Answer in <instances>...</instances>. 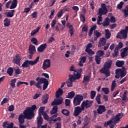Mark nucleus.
<instances>
[{
	"label": "nucleus",
	"mask_w": 128,
	"mask_h": 128,
	"mask_svg": "<svg viewBox=\"0 0 128 128\" xmlns=\"http://www.w3.org/2000/svg\"><path fill=\"white\" fill-rule=\"evenodd\" d=\"M82 76L81 73L78 72V70L74 71V74H70L68 75V79L66 82L67 86L68 87H72L73 86V82H74L76 80L80 79Z\"/></svg>",
	"instance_id": "1"
},
{
	"label": "nucleus",
	"mask_w": 128,
	"mask_h": 128,
	"mask_svg": "<svg viewBox=\"0 0 128 128\" xmlns=\"http://www.w3.org/2000/svg\"><path fill=\"white\" fill-rule=\"evenodd\" d=\"M112 61L111 60H108L104 64V66L100 70V72L106 75V77H108L110 76V69L112 67Z\"/></svg>",
	"instance_id": "2"
},
{
	"label": "nucleus",
	"mask_w": 128,
	"mask_h": 128,
	"mask_svg": "<svg viewBox=\"0 0 128 128\" xmlns=\"http://www.w3.org/2000/svg\"><path fill=\"white\" fill-rule=\"evenodd\" d=\"M44 84L42 86V90H46L48 86V81L47 79L45 78H41L40 79L38 82L35 84V86L38 89H42L41 84Z\"/></svg>",
	"instance_id": "3"
},
{
	"label": "nucleus",
	"mask_w": 128,
	"mask_h": 128,
	"mask_svg": "<svg viewBox=\"0 0 128 128\" xmlns=\"http://www.w3.org/2000/svg\"><path fill=\"white\" fill-rule=\"evenodd\" d=\"M37 109V106L36 104L32 105V106L28 107L25 110H24L32 118L34 116V110Z\"/></svg>",
	"instance_id": "4"
},
{
	"label": "nucleus",
	"mask_w": 128,
	"mask_h": 128,
	"mask_svg": "<svg viewBox=\"0 0 128 128\" xmlns=\"http://www.w3.org/2000/svg\"><path fill=\"white\" fill-rule=\"evenodd\" d=\"M23 114H24V115H23L22 114H21L19 115V118H18L19 124H24L25 118L27 120H32V118L26 112V111L24 110Z\"/></svg>",
	"instance_id": "5"
},
{
	"label": "nucleus",
	"mask_w": 128,
	"mask_h": 128,
	"mask_svg": "<svg viewBox=\"0 0 128 128\" xmlns=\"http://www.w3.org/2000/svg\"><path fill=\"white\" fill-rule=\"evenodd\" d=\"M40 56H37L36 58V59H35L34 60H27L23 62V64H22V67L23 68H28L30 65L34 66L40 60Z\"/></svg>",
	"instance_id": "6"
},
{
	"label": "nucleus",
	"mask_w": 128,
	"mask_h": 128,
	"mask_svg": "<svg viewBox=\"0 0 128 128\" xmlns=\"http://www.w3.org/2000/svg\"><path fill=\"white\" fill-rule=\"evenodd\" d=\"M83 96H80V94L76 95L73 100V104L74 106H77L78 105H80L82 102V101L83 100Z\"/></svg>",
	"instance_id": "7"
},
{
	"label": "nucleus",
	"mask_w": 128,
	"mask_h": 128,
	"mask_svg": "<svg viewBox=\"0 0 128 128\" xmlns=\"http://www.w3.org/2000/svg\"><path fill=\"white\" fill-rule=\"evenodd\" d=\"M116 38L120 39H126L128 38V34L126 30H122L118 32Z\"/></svg>",
	"instance_id": "8"
},
{
	"label": "nucleus",
	"mask_w": 128,
	"mask_h": 128,
	"mask_svg": "<svg viewBox=\"0 0 128 128\" xmlns=\"http://www.w3.org/2000/svg\"><path fill=\"white\" fill-rule=\"evenodd\" d=\"M51 66V60L50 59H46L44 60L42 68L43 70H46L48 68H49Z\"/></svg>",
	"instance_id": "9"
},
{
	"label": "nucleus",
	"mask_w": 128,
	"mask_h": 128,
	"mask_svg": "<svg viewBox=\"0 0 128 128\" xmlns=\"http://www.w3.org/2000/svg\"><path fill=\"white\" fill-rule=\"evenodd\" d=\"M93 103V100H84L81 105L82 106V108H84V110L85 108H90L92 106V104Z\"/></svg>",
	"instance_id": "10"
},
{
	"label": "nucleus",
	"mask_w": 128,
	"mask_h": 128,
	"mask_svg": "<svg viewBox=\"0 0 128 128\" xmlns=\"http://www.w3.org/2000/svg\"><path fill=\"white\" fill-rule=\"evenodd\" d=\"M84 110V108L81 104V108L79 106L76 107L74 108V116H78L82 110Z\"/></svg>",
	"instance_id": "11"
},
{
	"label": "nucleus",
	"mask_w": 128,
	"mask_h": 128,
	"mask_svg": "<svg viewBox=\"0 0 128 128\" xmlns=\"http://www.w3.org/2000/svg\"><path fill=\"white\" fill-rule=\"evenodd\" d=\"M22 58L20 56L19 54H16L14 58H13V62L15 64H17L18 66H20V60Z\"/></svg>",
	"instance_id": "12"
},
{
	"label": "nucleus",
	"mask_w": 128,
	"mask_h": 128,
	"mask_svg": "<svg viewBox=\"0 0 128 128\" xmlns=\"http://www.w3.org/2000/svg\"><path fill=\"white\" fill-rule=\"evenodd\" d=\"M37 120V126L39 128L41 127L42 124H43L44 120L40 114H39L38 116L36 118Z\"/></svg>",
	"instance_id": "13"
},
{
	"label": "nucleus",
	"mask_w": 128,
	"mask_h": 128,
	"mask_svg": "<svg viewBox=\"0 0 128 128\" xmlns=\"http://www.w3.org/2000/svg\"><path fill=\"white\" fill-rule=\"evenodd\" d=\"M62 102L63 98H62L58 99H54V100L52 102L51 104L52 106L60 105L62 103Z\"/></svg>",
	"instance_id": "14"
},
{
	"label": "nucleus",
	"mask_w": 128,
	"mask_h": 128,
	"mask_svg": "<svg viewBox=\"0 0 128 128\" xmlns=\"http://www.w3.org/2000/svg\"><path fill=\"white\" fill-rule=\"evenodd\" d=\"M97 112L98 114H102L104 112H105L106 110V106L102 105H100L98 108H97Z\"/></svg>",
	"instance_id": "15"
},
{
	"label": "nucleus",
	"mask_w": 128,
	"mask_h": 128,
	"mask_svg": "<svg viewBox=\"0 0 128 128\" xmlns=\"http://www.w3.org/2000/svg\"><path fill=\"white\" fill-rule=\"evenodd\" d=\"M91 76L87 75H84L83 78V80L82 82L86 86L88 85V82H90V80Z\"/></svg>",
	"instance_id": "16"
},
{
	"label": "nucleus",
	"mask_w": 128,
	"mask_h": 128,
	"mask_svg": "<svg viewBox=\"0 0 128 128\" xmlns=\"http://www.w3.org/2000/svg\"><path fill=\"white\" fill-rule=\"evenodd\" d=\"M106 39L104 38H100L98 44V47L101 48L102 46H105L106 44Z\"/></svg>",
	"instance_id": "17"
},
{
	"label": "nucleus",
	"mask_w": 128,
	"mask_h": 128,
	"mask_svg": "<svg viewBox=\"0 0 128 128\" xmlns=\"http://www.w3.org/2000/svg\"><path fill=\"white\" fill-rule=\"evenodd\" d=\"M28 50L29 54L33 55L36 52V46L32 44H30V46H29Z\"/></svg>",
	"instance_id": "18"
},
{
	"label": "nucleus",
	"mask_w": 128,
	"mask_h": 128,
	"mask_svg": "<svg viewBox=\"0 0 128 128\" xmlns=\"http://www.w3.org/2000/svg\"><path fill=\"white\" fill-rule=\"evenodd\" d=\"M46 47H47L46 44H42L38 48L37 50L38 51V52H42L45 50Z\"/></svg>",
	"instance_id": "19"
},
{
	"label": "nucleus",
	"mask_w": 128,
	"mask_h": 128,
	"mask_svg": "<svg viewBox=\"0 0 128 128\" xmlns=\"http://www.w3.org/2000/svg\"><path fill=\"white\" fill-rule=\"evenodd\" d=\"M102 34H100L98 30H96L94 32V40L96 41L101 36Z\"/></svg>",
	"instance_id": "20"
},
{
	"label": "nucleus",
	"mask_w": 128,
	"mask_h": 128,
	"mask_svg": "<svg viewBox=\"0 0 128 128\" xmlns=\"http://www.w3.org/2000/svg\"><path fill=\"white\" fill-rule=\"evenodd\" d=\"M18 6V0H13V2H11V6H10V10L14 9L17 7Z\"/></svg>",
	"instance_id": "21"
},
{
	"label": "nucleus",
	"mask_w": 128,
	"mask_h": 128,
	"mask_svg": "<svg viewBox=\"0 0 128 128\" xmlns=\"http://www.w3.org/2000/svg\"><path fill=\"white\" fill-rule=\"evenodd\" d=\"M64 94V91L63 90L59 88H58V90L56 92V98H60V96H62Z\"/></svg>",
	"instance_id": "22"
},
{
	"label": "nucleus",
	"mask_w": 128,
	"mask_h": 128,
	"mask_svg": "<svg viewBox=\"0 0 128 128\" xmlns=\"http://www.w3.org/2000/svg\"><path fill=\"white\" fill-rule=\"evenodd\" d=\"M122 114L120 113L116 115L114 118V122H119L120 118H122Z\"/></svg>",
	"instance_id": "23"
},
{
	"label": "nucleus",
	"mask_w": 128,
	"mask_h": 128,
	"mask_svg": "<svg viewBox=\"0 0 128 128\" xmlns=\"http://www.w3.org/2000/svg\"><path fill=\"white\" fill-rule=\"evenodd\" d=\"M67 27L69 28V33L70 34V36H72L74 34L73 30L74 28L72 25L70 24V23L67 24Z\"/></svg>",
	"instance_id": "24"
},
{
	"label": "nucleus",
	"mask_w": 128,
	"mask_h": 128,
	"mask_svg": "<svg viewBox=\"0 0 128 128\" xmlns=\"http://www.w3.org/2000/svg\"><path fill=\"white\" fill-rule=\"evenodd\" d=\"M122 12L124 14L125 18H128V6H126L124 9L122 10Z\"/></svg>",
	"instance_id": "25"
},
{
	"label": "nucleus",
	"mask_w": 128,
	"mask_h": 128,
	"mask_svg": "<svg viewBox=\"0 0 128 128\" xmlns=\"http://www.w3.org/2000/svg\"><path fill=\"white\" fill-rule=\"evenodd\" d=\"M86 60V56H82L80 58V60L78 63V65L80 66H83L84 63H85Z\"/></svg>",
	"instance_id": "26"
},
{
	"label": "nucleus",
	"mask_w": 128,
	"mask_h": 128,
	"mask_svg": "<svg viewBox=\"0 0 128 128\" xmlns=\"http://www.w3.org/2000/svg\"><path fill=\"white\" fill-rule=\"evenodd\" d=\"M49 98V96L48 94H46L42 96V103L44 104H46Z\"/></svg>",
	"instance_id": "27"
},
{
	"label": "nucleus",
	"mask_w": 128,
	"mask_h": 128,
	"mask_svg": "<svg viewBox=\"0 0 128 128\" xmlns=\"http://www.w3.org/2000/svg\"><path fill=\"white\" fill-rule=\"evenodd\" d=\"M124 63H125V62L124 60L120 61V60H118L116 62V66L118 68L122 67L123 66V65L124 64Z\"/></svg>",
	"instance_id": "28"
},
{
	"label": "nucleus",
	"mask_w": 128,
	"mask_h": 128,
	"mask_svg": "<svg viewBox=\"0 0 128 128\" xmlns=\"http://www.w3.org/2000/svg\"><path fill=\"white\" fill-rule=\"evenodd\" d=\"M3 22H4V26H5L8 27L10 24V20L8 18L4 19Z\"/></svg>",
	"instance_id": "29"
},
{
	"label": "nucleus",
	"mask_w": 128,
	"mask_h": 128,
	"mask_svg": "<svg viewBox=\"0 0 128 128\" xmlns=\"http://www.w3.org/2000/svg\"><path fill=\"white\" fill-rule=\"evenodd\" d=\"M75 94L74 92H70L68 94L67 96H66V98L72 99L75 96Z\"/></svg>",
	"instance_id": "30"
},
{
	"label": "nucleus",
	"mask_w": 128,
	"mask_h": 128,
	"mask_svg": "<svg viewBox=\"0 0 128 128\" xmlns=\"http://www.w3.org/2000/svg\"><path fill=\"white\" fill-rule=\"evenodd\" d=\"M123 46H124V44L122 42H120L118 43V45L116 46L114 50L118 51V50H120V48H123Z\"/></svg>",
	"instance_id": "31"
},
{
	"label": "nucleus",
	"mask_w": 128,
	"mask_h": 128,
	"mask_svg": "<svg viewBox=\"0 0 128 128\" xmlns=\"http://www.w3.org/2000/svg\"><path fill=\"white\" fill-rule=\"evenodd\" d=\"M104 32L106 38L107 39H110L112 35L111 32H110L108 30H106Z\"/></svg>",
	"instance_id": "32"
},
{
	"label": "nucleus",
	"mask_w": 128,
	"mask_h": 128,
	"mask_svg": "<svg viewBox=\"0 0 128 128\" xmlns=\"http://www.w3.org/2000/svg\"><path fill=\"white\" fill-rule=\"evenodd\" d=\"M107 14V10L104 8H100L98 10V14L102 15V14Z\"/></svg>",
	"instance_id": "33"
},
{
	"label": "nucleus",
	"mask_w": 128,
	"mask_h": 128,
	"mask_svg": "<svg viewBox=\"0 0 128 128\" xmlns=\"http://www.w3.org/2000/svg\"><path fill=\"white\" fill-rule=\"evenodd\" d=\"M17 79L14 78L12 79L10 82V86L12 87V88H16V82Z\"/></svg>",
	"instance_id": "34"
},
{
	"label": "nucleus",
	"mask_w": 128,
	"mask_h": 128,
	"mask_svg": "<svg viewBox=\"0 0 128 128\" xmlns=\"http://www.w3.org/2000/svg\"><path fill=\"white\" fill-rule=\"evenodd\" d=\"M58 108L57 106H54L52 108V110L50 111V114H54L58 112Z\"/></svg>",
	"instance_id": "35"
},
{
	"label": "nucleus",
	"mask_w": 128,
	"mask_h": 128,
	"mask_svg": "<svg viewBox=\"0 0 128 128\" xmlns=\"http://www.w3.org/2000/svg\"><path fill=\"white\" fill-rule=\"evenodd\" d=\"M85 51L90 56H92L94 54V52L90 48H86Z\"/></svg>",
	"instance_id": "36"
},
{
	"label": "nucleus",
	"mask_w": 128,
	"mask_h": 128,
	"mask_svg": "<svg viewBox=\"0 0 128 128\" xmlns=\"http://www.w3.org/2000/svg\"><path fill=\"white\" fill-rule=\"evenodd\" d=\"M14 73V69L10 67L7 69V74L9 75V76H12Z\"/></svg>",
	"instance_id": "37"
},
{
	"label": "nucleus",
	"mask_w": 128,
	"mask_h": 128,
	"mask_svg": "<svg viewBox=\"0 0 128 128\" xmlns=\"http://www.w3.org/2000/svg\"><path fill=\"white\" fill-rule=\"evenodd\" d=\"M116 87V81L113 80L112 82V85H111V88H110L111 92H113Z\"/></svg>",
	"instance_id": "38"
},
{
	"label": "nucleus",
	"mask_w": 128,
	"mask_h": 128,
	"mask_svg": "<svg viewBox=\"0 0 128 128\" xmlns=\"http://www.w3.org/2000/svg\"><path fill=\"white\" fill-rule=\"evenodd\" d=\"M40 27H38L36 30H33L32 32H31V36H34L38 31L40 30Z\"/></svg>",
	"instance_id": "39"
},
{
	"label": "nucleus",
	"mask_w": 128,
	"mask_h": 128,
	"mask_svg": "<svg viewBox=\"0 0 128 128\" xmlns=\"http://www.w3.org/2000/svg\"><path fill=\"white\" fill-rule=\"evenodd\" d=\"M96 56L100 58L104 56V51L103 50H99L96 52Z\"/></svg>",
	"instance_id": "40"
},
{
	"label": "nucleus",
	"mask_w": 128,
	"mask_h": 128,
	"mask_svg": "<svg viewBox=\"0 0 128 128\" xmlns=\"http://www.w3.org/2000/svg\"><path fill=\"white\" fill-rule=\"evenodd\" d=\"M15 12V10H12L10 12H8L7 13V17L12 18L14 16V12Z\"/></svg>",
	"instance_id": "41"
},
{
	"label": "nucleus",
	"mask_w": 128,
	"mask_h": 128,
	"mask_svg": "<svg viewBox=\"0 0 128 128\" xmlns=\"http://www.w3.org/2000/svg\"><path fill=\"white\" fill-rule=\"evenodd\" d=\"M95 61L97 64H100L101 62V58L98 56H95Z\"/></svg>",
	"instance_id": "42"
},
{
	"label": "nucleus",
	"mask_w": 128,
	"mask_h": 128,
	"mask_svg": "<svg viewBox=\"0 0 128 128\" xmlns=\"http://www.w3.org/2000/svg\"><path fill=\"white\" fill-rule=\"evenodd\" d=\"M102 90L106 94H108L110 93V90L108 88H102Z\"/></svg>",
	"instance_id": "43"
},
{
	"label": "nucleus",
	"mask_w": 128,
	"mask_h": 128,
	"mask_svg": "<svg viewBox=\"0 0 128 128\" xmlns=\"http://www.w3.org/2000/svg\"><path fill=\"white\" fill-rule=\"evenodd\" d=\"M109 20H110V19H109L108 18H106L105 19V20H104V24H103V26H109V24H110Z\"/></svg>",
	"instance_id": "44"
},
{
	"label": "nucleus",
	"mask_w": 128,
	"mask_h": 128,
	"mask_svg": "<svg viewBox=\"0 0 128 128\" xmlns=\"http://www.w3.org/2000/svg\"><path fill=\"white\" fill-rule=\"evenodd\" d=\"M117 72H120L121 78H123L126 75L125 72H122V70L120 69H118Z\"/></svg>",
	"instance_id": "45"
},
{
	"label": "nucleus",
	"mask_w": 128,
	"mask_h": 128,
	"mask_svg": "<svg viewBox=\"0 0 128 128\" xmlns=\"http://www.w3.org/2000/svg\"><path fill=\"white\" fill-rule=\"evenodd\" d=\"M62 113L66 116H68L70 115V111L66 109H63L62 110Z\"/></svg>",
	"instance_id": "46"
},
{
	"label": "nucleus",
	"mask_w": 128,
	"mask_h": 128,
	"mask_svg": "<svg viewBox=\"0 0 128 128\" xmlns=\"http://www.w3.org/2000/svg\"><path fill=\"white\" fill-rule=\"evenodd\" d=\"M44 108L45 107L44 106H42L40 107L39 109H38V115H40V114H44V113L46 112H44Z\"/></svg>",
	"instance_id": "47"
},
{
	"label": "nucleus",
	"mask_w": 128,
	"mask_h": 128,
	"mask_svg": "<svg viewBox=\"0 0 128 128\" xmlns=\"http://www.w3.org/2000/svg\"><path fill=\"white\" fill-rule=\"evenodd\" d=\"M100 96H101L100 94H97L96 96V100L98 104H101Z\"/></svg>",
	"instance_id": "48"
},
{
	"label": "nucleus",
	"mask_w": 128,
	"mask_h": 128,
	"mask_svg": "<svg viewBox=\"0 0 128 128\" xmlns=\"http://www.w3.org/2000/svg\"><path fill=\"white\" fill-rule=\"evenodd\" d=\"M113 120H110L108 121L107 122H105L104 124V128H108V126H110V124H112Z\"/></svg>",
	"instance_id": "49"
},
{
	"label": "nucleus",
	"mask_w": 128,
	"mask_h": 128,
	"mask_svg": "<svg viewBox=\"0 0 128 128\" xmlns=\"http://www.w3.org/2000/svg\"><path fill=\"white\" fill-rule=\"evenodd\" d=\"M96 95V92L94 90H91L90 92V98L94 99Z\"/></svg>",
	"instance_id": "50"
},
{
	"label": "nucleus",
	"mask_w": 128,
	"mask_h": 128,
	"mask_svg": "<svg viewBox=\"0 0 128 128\" xmlns=\"http://www.w3.org/2000/svg\"><path fill=\"white\" fill-rule=\"evenodd\" d=\"M42 115L43 116L44 120H49V116L47 114L46 112L42 114Z\"/></svg>",
	"instance_id": "51"
},
{
	"label": "nucleus",
	"mask_w": 128,
	"mask_h": 128,
	"mask_svg": "<svg viewBox=\"0 0 128 128\" xmlns=\"http://www.w3.org/2000/svg\"><path fill=\"white\" fill-rule=\"evenodd\" d=\"M88 26L84 24V26L82 28V32H87L88 31Z\"/></svg>",
	"instance_id": "52"
},
{
	"label": "nucleus",
	"mask_w": 128,
	"mask_h": 128,
	"mask_svg": "<svg viewBox=\"0 0 128 128\" xmlns=\"http://www.w3.org/2000/svg\"><path fill=\"white\" fill-rule=\"evenodd\" d=\"M31 42H33V44L37 46L38 45V40L36 38H33L31 39Z\"/></svg>",
	"instance_id": "53"
},
{
	"label": "nucleus",
	"mask_w": 128,
	"mask_h": 128,
	"mask_svg": "<svg viewBox=\"0 0 128 128\" xmlns=\"http://www.w3.org/2000/svg\"><path fill=\"white\" fill-rule=\"evenodd\" d=\"M64 102H65V104H66V106H70V100H69V99H66L64 100Z\"/></svg>",
	"instance_id": "54"
},
{
	"label": "nucleus",
	"mask_w": 128,
	"mask_h": 128,
	"mask_svg": "<svg viewBox=\"0 0 128 128\" xmlns=\"http://www.w3.org/2000/svg\"><path fill=\"white\" fill-rule=\"evenodd\" d=\"M56 24V18H54V20H52V23H51L52 28H54Z\"/></svg>",
	"instance_id": "55"
},
{
	"label": "nucleus",
	"mask_w": 128,
	"mask_h": 128,
	"mask_svg": "<svg viewBox=\"0 0 128 128\" xmlns=\"http://www.w3.org/2000/svg\"><path fill=\"white\" fill-rule=\"evenodd\" d=\"M82 117L80 116H78V120L76 121L77 124L80 125L82 124Z\"/></svg>",
	"instance_id": "56"
},
{
	"label": "nucleus",
	"mask_w": 128,
	"mask_h": 128,
	"mask_svg": "<svg viewBox=\"0 0 128 128\" xmlns=\"http://www.w3.org/2000/svg\"><path fill=\"white\" fill-rule=\"evenodd\" d=\"M80 19L82 22L84 23L86 21V18L85 16L83 14H80Z\"/></svg>",
	"instance_id": "57"
},
{
	"label": "nucleus",
	"mask_w": 128,
	"mask_h": 128,
	"mask_svg": "<svg viewBox=\"0 0 128 128\" xmlns=\"http://www.w3.org/2000/svg\"><path fill=\"white\" fill-rule=\"evenodd\" d=\"M124 4V2H120L119 4L117 6V8L119 10H121L122 8L123 5Z\"/></svg>",
	"instance_id": "58"
},
{
	"label": "nucleus",
	"mask_w": 128,
	"mask_h": 128,
	"mask_svg": "<svg viewBox=\"0 0 128 128\" xmlns=\"http://www.w3.org/2000/svg\"><path fill=\"white\" fill-rule=\"evenodd\" d=\"M14 110V106L13 104L8 107V110H9L10 112H12Z\"/></svg>",
	"instance_id": "59"
},
{
	"label": "nucleus",
	"mask_w": 128,
	"mask_h": 128,
	"mask_svg": "<svg viewBox=\"0 0 128 128\" xmlns=\"http://www.w3.org/2000/svg\"><path fill=\"white\" fill-rule=\"evenodd\" d=\"M128 56V53L122 52L121 54H120V56L122 58H124V57H126Z\"/></svg>",
	"instance_id": "60"
},
{
	"label": "nucleus",
	"mask_w": 128,
	"mask_h": 128,
	"mask_svg": "<svg viewBox=\"0 0 128 128\" xmlns=\"http://www.w3.org/2000/svg\"><path fill=\"white\" fill-rule=\"evenodd\" d=\"M110 20L112 23H115L116 22V18L113 16L110 17Z\"/></svg>",
	"instance_id": "61"
},
{
	"label": "nucleus",
	"mask_w": 128,
	"mask_h": 128,
	"mask_svg": "<svg viewBox=\"0 0 128 128\" xmlns=\"http://www.w3.org/2000/svg\"><path fill=\"white\" fill-rule=\"evenodd\" d=\"M38 12H35L33 13H32V14H31V16H32V18H37L38 16Z\"/></svg>",
	"instance_id": "62"
},
{
	"label": "nucleus",
	"mask_w": 128,
	"mask_h": 128,
	"mask_svg": "<svg viewBox=\"0 0 128 128\" xmlns=\"http://www.w3.org/2000/svg\"><path fill=\"white\" fill-rule=\"evenodd\" d=\"M63 14H64V12H63L62 10H60L58 12L57 16L58 18H60L63 16Z\"/></svg>",
	"instance_id": "63"
},
{
	"label": "nucleus",
	"mask_w": 128,
	"mask_h": 128,
	"mask_svg": "<svg viewBox=\"0 0 128 128\" xmlns=\"http://www.w3.org/2000/svg\"><path fill=\"white\" fill-rule=\"evenodd\" d=\"M14 122H11V123H10V124H8V126H6V128H14Z\"/></svg>",
	"instance_id": "64"
}]
</instances>
